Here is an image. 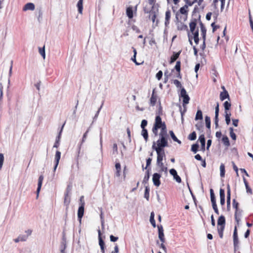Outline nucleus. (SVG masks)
<instances>
[{"mask_svg": "<svg viewBox=\"0 0 253 253\" xmlns=\"http://www.w3.org/2000/svg\"><path fill=\"white\" fill-rule=\"evenodd\" d=\"M232 164L234 170L236 171L237 175L238 176V169L237 167L236 166L234 162H232Z\"/></svg>", "mask_w": 253, "mask_h": 253, "instance_id": "59", "label": "nucleus"}, {"mask_svg": "<svg viewBox=\"0 0 253 253\" xmlns=\"http://www.w3.org/2000/svg\"><path fill=\"white\" fill-rule=\"evenodd\" d=\"M84 202L82 203L81 206H80L79 208L78 211V217L80 223H81L82 218L84 215Z\"/></svg>", "mask_w": 253, "mask_h": 253, "instance_id": "9", "label": "nucleus"}, {"mask_svg": "<svg viewBox=\"0 0 253 253\" xmlns=\"http://www.w3.org/2000/svg\"><path fill=\"white\" fill-rule=\"evenodd\" d=\"M210 196L211 204L216 203L215 197L213 192V190L212 189H210Z\"/></svg>", "mask_w": 253, "mask_h": 253, "instance_id": "28", "label": "nucleus"}, {"mask_svg": "<svg viewBox=\"0 0 253 253\" xmlns=\"http://www.w3.org/2000/svg\"><path fill=\"white\" fill-rule=\"evenodd\" d=\"M157 152V163L162 162L163 158L165 157V153L164 150H155Z\"/></svg>", "mask_w": 253, "mask_h": 253, "instance_id": "12", "label": "nucleus"}, {"mask_svg": "<svg viewBox=\"0 0 253 253\" xmlns=\"http://www.w3.org/2000/svg\"><path fill=\"white\" fill-rule=\"evenodd\" d=\"M238 119H232L233 125L236 127L238 126Z\"/></svg>", "mask_w": 253, "mask_h": 253, "instance_id": "63", "label": "nucleus"}, {"mask_svg": "<svg viewBox=\"0 0 253 253\" xmlns=\"http://www.w3.org/2000/svg\"><path fill=\"white\" fill-rule=\"evenodd\" d=\"M222 141L225 146H229L230 145L229 139L227 136H224L222 137Z\"/></svg>", "mask_w": 253, "mask_h": 253, "instance_id": "39", "label": "nucleus"}, {"mask_svg": "<svg viewBox=\"0 0 253 253\" xmlns=\"http://www.w3.org/2000/svg\"><path fill=\"white\" fill-rule=\"evenodd\" d=\"M238 206H239V203L236 201L235 199H234L233 200V207L234 209H235V210H236L235 212H236V213H237V212L238 211Z\"/></svg>", "mask_w": 253, "mask_h": 253, "instance_id": "41", "label": "nucleus"}, {"mask_svg": "<svg viewBox=\"0 0 253 253\" xmlns=\"http://www.w3.org/2000/svg\"><path fill=\"white\" fill-rule=\"evenodd\" d=\"M224 229V228H223V227H217V230H218V234H219V236L220 238H222V237H223V232Z\"/></svg>", "mask_w": 253, "mask_h": 253, "instance_id": "47", "label": "nucleus"}, {"mask_svg": "<svg viewBox=\"0 0 253 253\" xmlns=\"http://www.w3.org/2000/svg\"><path fill=\"white\" fill-rule=\"evenodd\" d=\"M205 123L207 128H211V119L210 117L207 116L205 117Z\"/></svg>", "mask_w": 253, "mask_h": 253, "instance_id": "38", "label": "nucleus"}, {"mask_svg": "<svg viewBox=\"0 0 253 253\" xmlns=\"http://www.w3.org/2000/svg\"><path fill=\"white\" fill-rule=\"evenodd\" d=\"M98 235H99V245L100 247L101 252L102 253H104L105 252V244L103 240L101 237V233L100 231L98 230Z\"/></svg>", "mask_w": 253, "mask_h": 253, "instance_id": "17", "label": "nucleus"}, {"mask_svg": "<svg viewBox=\"0 0 253 253\" xmlns=\"http://www.w3.org/2000/svg\"><path fill=\"white\" fill-rule=\"evenodd\" d=\"M158 12V8H155L154 9H150L149 18L151 20L153 23L155 22L156 17L157 16V14Z\"/></svg>", "mask_w": 253, "mask_h": 253, "instance_id": "5", "label": "nucleus"}, {"mask_svg": "<svg viewBox=\"0 0 253 253\" xmlns=\"http://www.w3.org/2000/svg\"><path fill=\"white\" fill-rule=\"evenodd\" d=\"M200 28L203 41H206L207 30L201 21L200 22Z\"/></svg>", "mask_w": 253, "mask_h": 253, "instance_id": "22", "label": "nucleus"}, {"mask_svg": "<svg viewBox=\"0 0 253 253\" xmlns=\"http://www.w3.org/2000/svg\"><path fill=\"white\" fill-rule=\"evenodd\" d=\"M230 135L231 138L233 140H236V135L235 133L233 132V129L232 127H230Z\"/></svg>", "mask_w": 253, "mask_h": 253, "instance_id": "42", "label": "nucleus"}, {"mask_svg": "<svg viewBox=\"0 0 253 253\" xmlns=\"http://www.w3.org/2000/svg\"><path fill=\"white\" fill-rule=\"evenodd\" d=\"M118 147L116 143H114L113 146V154L115 155L118 154Z\"/></svg>", "mask_w": 253, "mask_h": 253, "instance_id": "50", "label": "nucleus"}, {"mask_svg": "<svg viewBox=\"0 0 253 253\" xmlns=\"http://www.w3.org/2000/svg\"><path fill=\"white\" fill-rule=\"evenodd\" d=\"M161 175L158 173H155L153 175L152 180L154 184L156 186H159L161 183L160 181V178L161 177Z\"/></svg>", "mask_w": 253, "mask_h": 253, "instance_id": "11", "label": "nucleus"}, {"mask_svg": "<svg viewBox=\"0 0 253 253\" xmlns=\"http://www.w3.org/2000/svg\"><path fill=\"white\" fill-rule=\"evenodd\" d=\"M220 175L221 177L225 176V167L223 164H221L220 166Z\"/></svg>", "mask_w": 253, "mask_h": 253, "instance_id": "36", "label": "nucleus"}, {"mask_svg": "<svg viewBox=\"0 0 253 253\" xmlns=\"http://www.w3.org/2000/svg\"><path fill=\"white\" fill-rule=\"evenodd\" d=\"M198 148L199 145L198 144H193L191 147V151L194 153H196L198 151Z\"/></svg>", "mask_w": 253, "mask_h": 253, "instance_id": "43", "label": "nucleus"}, {"mask_svg": "<svg viewBox=\"0 0 253 253\" xmlns=\"http://www.w3.org/2000/svg\"><path fill=\"white\" fill-rule=\"evenodd\" d=\"M220 195V203L221 206H223L225 204V192L223 189H220L219 190Z\"/></svg>", "mask_w": 253, "mask_h": 253, "instance_id": "21", "label": "nucleus"}, {"mask_svg": "<svg viewBox=\"0 0 253 253\" xmlns=\"http://www.w3.org/2000/svg\"><path fill=\"white\" fill-rule=\"evenodd\" d=\"M126 13L129 19H131L133 17V11L132 7H129L127 8Z\"/></svg>", "mask_w": 253, "mask_h": 253, "instance_id": "30", "label": "nucleus"}, {"mask_svg": "<svg viewBox=\"0 0 253 253\" xmlns=\"http://www.w3.org/2000/svg\"><path fill=\"white\" fill-rule=\"evenodd\" d=\"M119 252V248L117 245H116L114 248V251L112 252V253H118Z\"/></svg>", "mask_w": 253, "mask_h": 253, "instance_id": "64", "label": "nucleus"}, {"mask_svg": "<svg viewBox=\"0 0 253 253\" xmlns=\"http://www.w3.org/2000/svg\"><path fill=\"white\" fill-rule=\"evenodd\" d=\"M203 119V114L201 110H198L196 115L195 120H202Z\"/></svg>", "mask_w": 253, "mask_h": 253, "instance_id": "37", "label": "nucleus"}, {"mask_svg": "<svg viewBox=\"0 0 253 253\" xmlns=\"http://www.w3.org/2000/svg\"><path fill=\"white\" fill-rule=\"evenodd\" d=\"M170 16H171V12L169 10H168L166 12L165 22V25L166 27H169Z\"/></svg>", "mask_w": 253, "mask_h": 253, "instance_id": "20", "label": "nucleus"}, {"mask_svg": "<svg viewBox=\"0 0 253 253\" xmlns=\"http://www.w3.org/2000/svg\"><path fill=\"white\" fill-rule=\"evenodd\" d=\"M88 132H89V128L85 131V132L84 134V135L83 136L81 142L79 146V152H78L79 153H80V151L81 150L82 144L86 140V137H87V134H88Z\"/></svg>", "mask_w": 253, "mask_h": 253, "instance_id": "25", "label": "nucleus"}, {"mask_svg": "<svg viewBox=\"0 0 253 253\" xmlns=\"http://www.w3.org/2000/svg\"><path fill=\"white\" fill-rule=\"evenodd\" d=\"M180 97L183 98V105L187 104L189 103L190 97L187 94L186 90L183 87L181 89Z\"/></svg>", "mask_w": 253, "mask_h": 253, "instance_id": "4", "label": "nucleus"}, {"mask_svg": "<svg viewBox=\"0 0 253 253\" xmlns=\"http://www.w3.org/2000/svg\"><path fill=\"white\" fill-rule=\"evenodd\" d=\"M199 140L200 141V142L201 144L202 149H203L204 150L205 146V138L204 135H203V134L199 136Z\"/></svg>", "mask_w": 253, "mask_h": 253, "instance_id": "29", "label": "nucleus"}, {"mask_svg": "<svg viewBox=\"0 0 253 253\" xmlns=\"http://www.w3.org/2000/svg\"><path fill=\"white\" fill-rule=\"evenodd\" d=\"M21 241H26L28 239V236L26 235H20L19 236Z\"/></svg>", "mask_w": 253, "mask_h": 253, "instance_id": "52", "label": "nucleus"}, {"mask_svg": "<svg viewBox=\"0 0 253 253\" xmlns=\"http://www.w3.org/2000/svg\"><path fill=\"white\" fill-rule=\"evenodd\" d=\"M159 128L161 129L160 132H167L165 122L162 121V119L160 116H157L155 118V123L152 128V132L155 136L158 135V130Z\"/></svg>", "mask_w": 253, "mask_h": 253, "instance_id": "2", "label": "nucleus"}, {"mask_svg": "<svg viewBox=\"0 0 253 253\" xmlns=\"http://www.w3.org/2000/svg\"><path fill=\"white\" fill-rule=\"evenodd\" d=\"M173 83L176 85V86L177 87H181V84L179 81H178L177 80H174L173 81Z\"/></svg>", "mask_w": 253, "mask_h": 253, "instance_id": "56", "label": "nucleus"}, {"mask_svg": "<svg viewBox=\"0 0 253 253\" xmlns=\"http://www.w3.org/2000/svg\"><path fill=\"white\" fill-rule=\"evenodd\" d=\"M188 38H189V41L190 43V44H192V39H193L194 40V42L196 43V44H198L199 41V33L197 31L195 35H193V37L192 35H191L190 34H188Z\"/></svg>", "mask_w": 253, "mask_h": 253, "instance_id": "8", "label": "nucleus"}, {"mask_svg": "<svg viewBox=\"0 0 253 253\" xmlns=\"http://www.w3.org/2000/svg\"><path fill=\"white\" fill-rule=\"evenodd\" d=\"M103 103H102L101 106L99 108V109H98L97 111L96 112L94 118H93V120H95L97 118L98 116V115L99 114V112H100V110L101 109L102 106H103Z\"/></svg>", "mask_w": 253, "mask_h": 253, "instance_id": "53", "label": "nucleus"}, {"mask_svg": "<svg viewBox=\"0 0 253 253\" xmlns=\"http://www.w3.org/2000/svg\"><path fill=\"white\" fill-rule=\"evenodd\" d=\"M233 244H234V250L236 251V250L238 249L239 246V241H238V234H237V227H235L234 232H233Z\"/></svg>", "mask_w": 253, "mask_h": 253, "instance_id": "6", "label": "nucleus"}, {"mask_svg": "<svg viewBox=\"0 0 253 253\" xmlns=\"http://www.w3.org/2000/svg\"><path fill=\"white\" fill-rule=\"evenodd\" d=\"M149 188L148 186H145V192H144V198L147 200L149 199Z\"/></svg>", "mask_w": 253, "mask_h": 253, "instance_id": "35", "label": "nucleus"}, {"mask_svg": "<svg viewBox=\"0 0 253 253\" xmlns=\"http://www.w3.org/2000/svg\"><path fill=\"white\" fill-rule=\"evenodd\" d=\"M149 172H147V174L144 176V177L143 178L142 183L143 184H146L149 180Z\"/></svg>", "mask_w": 253, "mask_h": 253, "instance_id": "46", "label": "nucleus"}, {"mask_svg": "<svg viewBox=\"0 0 253 253\" xmlns=\"http://www.w3.org/2000/svg\"><path fill=\"white\" fill-rule=\"evenodd\" d=\"M159 135V139L156 142H153L152 148L154 150H164V148L168 146V133L160 132Z\"/></svg>", "mask_w": 253, "mask_h": 253, "instance_id": "1", "label": "nucleus"}, {"mask_svg": "<svg viewBox=\"0 0 253 253\" xmlns=\"http://www.w3.org/2000/svg\"><path fill=\"white\" fill-rule=\"evenodd\" d=\"M189 139L194 140L196 139V133L195 131L192 132L188 136Z\"/></svg>", "mask_w": 253, "mask_h": 253, "instance_id": "45", "label": "nucleus"}, {"mask_svg": "<svg viewBox=\"0 0 253 253\" xmlns=\"http://www.w3.org/2000/svg\"><path fill=\"white\" fill-rule=\"evenodd\" d=\"M35 8V6L34 4L31 2H29L24 5L23 10L25 11L27 10H34Z\"/></svg>", "mask_w": 253, "mask_h": 253, "instance_id": "19", "label": "nucleus"}, {"mask_svg": "<svg viewBox=\"0 0 253 253\" xmlns=\"http://www.w3.org/2000/svg\"><path fill=\"white\" fill-rule=\"evenodd\" d=\"M163 76V72L162 71H159L156 74V78L158 80H160Z\"/></svg>", "mask_w": 253, "mask_h": 253, "instance_id": "55", "label": "nucleus"}, {"mask_svg": "<svg viewBox=\"0 0 253 253\" xmlns=\"http://www.w3.org/2000/svg\"><path fill=\"white\" fill-rule=\"evenodd\" d=\"M224 90L223 92H221L220 94V99L221 101L225 100L226 98H228L229 100V95L228 94V92L225 89L224 86L222 87Z\"/></svg>", "mask_w": 253, "mask_h": 253, "instance_id": "18", "label": "nucleus"}, {"mask_svg": "<svg viewBox=\"0 0 253 253\" xmlns=\"http://www.w3.org/2000/svg\"><path fill=\"white\" fill-rule=\"evenodd\" d=\"M186 2V4L189 6H192L195 2L197 1V0H184Z\"/></svg>", "mask_w": 253, "mask_h": 253, "instance_id": "49", "label": "nucleus"}, {"mask_svg": "<svg viewBox=\"0 0 253 253\" xmlns=\"http://www.w3.org/2000/svg\"><path fill=\"white\" fill-rule=\"evenodd\" d=\"M169 134H170V135L171 137L172 138V139H173V140L174 141L175 140H177V138L176 137V136L175 135L174 133H173V132L172 130H170L169 131Z\"/></svg>", "mask_w": 253, "mask_h": 253, "instance_id": "57", "label": "nucleus"}, {"mask_svg": "<svg viewBox=\"0 0 253 253\" xmlns=\"http://www.w3.org/2000/svg\"><path fill=\"white\" fill-rule=\"evenodd\" d=\"M174 68L177 72H180V62L179 61L176 62Z\"/></svg>", "mask_w": 253, "mask_h": 253, "instance_id": "48", "label": "nucleus"}, {"mask_svg": "<svg viewBox=\"0 0 253 253\" xmlns=\"http://www.w3.org/2000/svg\"><path fill=\"white\" fill-rule=\"evenodd\" d=\"M43 179V175H40V177H39L38 188L37 189V198L39 197V194L40 191L41 190V187L42 186Z\"/></svg>", "mask_w": 253, "mask_h": 253, "instance_id": "16", "label": "nucleus"}, {"mask_svg": "<svg viewBox=\"0 0 253 253\" xmlns=\"http://www.w3.org/2000/svg\"><path fill=\"white\" fill-rule=\"evenodd\" d=\"M61 157V152L59 151H57L55 155V164L53 169V171H55L57 169V167L59 164V160Z\"/></svg>", "mask_w": 253, "mask_h": 253, "instance_id": "14", "label": "nucleus"}, {"mask_svg": "<svg viewBox=\"0 0 253 253\" xmlns=\"http://www.w3.org/2000/svg\"><path fill=\"white\" fill-rule=\"evenodd\" d=\"M70 203V198L68 195V192L67 191L66 193L65 194V198H64V204L66 207H68Z\"/></svg>", "mask_w": 253, "mask_h": 253, "instance_id": "32", "label": "nucleus"}, {"mask_svg": "<svg viewBox=\"0 0 253 253\" xmlns=\"http://www.w3.org/2000/svg\"><path fill=\"white\" fill-rule=\"evenodd\" d=\"M157 227L158 229L159 238L162 242L165 243V239L164 237V230H163V226L161 225H158L157 226Z\"/></svg>", "mask_w": 253, "mask_h": 253, "instance_id": "7", "label": "nucleus"}, {"mask_svg": "<svg viewBox=\"0 0 253 253\" xmlns=\"http://www.w3.org/2000/svg\"><path fill=\"white\" fill-rule=\"evenodd\" d=\"M77 7L79 13L82 14L83 10V0H79L78 1L77 3Z\"/></svg>", "mask_w": 253, "mask_h": 253, "instance_id": "27", "label": "nucleus"}, {"mask_svg": "<svg viewBox=\"0 0 253 253\" xmlns=\"http://www.w3.org/2000/svg\"><path fill=\"white\" fill-rule=\"evenodd\" d=\"M115 167L116 169V172L115 175L117 177H119L120 176V171H121V165L120 163H116L115 165Z\"/></svg>", "mask_w": 253, "mask_h": 253, "instance_id": "33", "label": "nucleus"}, {"mask_svg": "<svg viewBox=\"0 0 253 253\" xmlns=\"http://www.w3.org/2000/svg\"><path fill=\"white\" fill-rule=\"evenodd\" d=\"M64 124L62 126L61 128V130L59 133V134L58 135V136L56 137V141H55V142L53 145V148H58V146H59V141H60V137H61V133H62V130H63V127H64Z\"/></svg>", "mask_w": 253, "mask_h": 253, "instance_id": "23", "label": "nucleus"}, {"mask_svg": "<svg viewBox=\"0 0 253 253\" xmlns=\"http://www.w3.org/2000/svg\"><path fill=\"white\" fill-rule=\"evenodd\" d=\"M110 241L111 242H115L117 241L118 240V237H115L113 235H110Z\"/></svg>", "mask_w": 253, "mask_h": 253, "instance_id": "61", "label": "nucleus"}, {"mask_svg": "<svg viewBox=\"0 0 253 253\" xmlns=\"http://www.w3.org/2000/svg\"><path fill=\"white\" fill-rule=\"evenodd\" d=\"M180 54V52L174 53L170 58V63L171 64L174 62L178 58Z\"/></svg>", "mask_w": 253, "mask_h": 253, "instance_id": "31", "label": "nucleus"}, {"mask_svg": "<svg viewBox=\"0 0 253 253\" xmlns=\"http://www.w3.org/2000/svg\"><path fill=\"white\" fill-rule=\"evenodd\" d=\"M212 208L216 214L218 215L219 214V211L217 207L216 203L212 205Z\"/></svg>", "mask_w": 253, "mask_h": 253, "instance_id": "51", "label": "nucleus"}, {"mask_svg": "<svg viewBox=\"0 0 253 253\" xmlns=\"http://www.w3.org/2000/svg\"><path fill=\"white\" fill-rule=\"evenodd\" d=\"M154 92L155 89H153L152 96L150 99V105L152 106H155L157 101V95H155Z\"/></svg>", "mask_w": 253, "mask_h": 253, "instance_id": "24", "label": "nucleus"}, {"mask_svg": "<svg viewBox=\"0 0 253 253\" xmlns=\"http://www.w3.org/2000/svg\"><path fill=\"white\" fill-rule=\"evenodd\" d=\"M190 31L192 35H195V33L197 31L199 33V29L197 28V19H193L189 23Z\"/></svg>", "mask_w": 253, "mask_h": 253, "instance_id": "3", "label": "nucleus"}, {"mask_svg": "<svg viewBox=\"0 0 253 253\" xmlns=\"http://www.w3.org/2000/svg\"><path fill=\"white\" fill-rule=\"evenodd\" d=\"M39 53L42 56L43 59L45 58V49L44 46L43 48H39Z\"/></svg>", "mask_w": 253, "mask_h": 253, "instance_id": "44", "label": "nucleus"}, {"mask_svg": "<svg viewBox=\"0 0 253 253\" xmlns=\"http://www.w3.org/2000/svg\"><path fill=\"white\" fill-rule=\"evenodd\" d=\"M141 135L144 137L145 141L147 142L148 140V134L146 129H142L141 131Z\"/></svg>", "mask_w": 253, "mask_h": 253, "instance_id": "34", "label": "nucleus"}, {"mask_svg": "<svg viewBox=\"0 0 253 253\" xmlns=\"http://www.w3.org/2000/svg\"><path fill=\"white\" fill-rule=\"evenodd\" d=\"M152 161V159L150 158H148L146 160V167L145 168V169L147 168V167H148L149 165H150Z\"/></svg>", "mask_w": 253, "mask_h": 253, "instance_id": "62", "label": "nucleus"}, {"mask_svg": "<svg viewBox=\"0 0 253 253\" xmlns=\"http://www.w3.org/2000/svg\"><path fill=\"white\" fill-rule=\"evenodd\" d=\"M147 125V121L145 120H143L141 122V127L142 129H145V127Z\"/></svg>", "mask_w": 253, "mask_h": 253, "instance_id": "54", "label": "nucleus"}, {"mask_svg": "<svg viewBox=\"0 0 253 253\" xmlns=\"http://www.w3.org/2000/svg\"><path fill=\"white\" fill-rule=\"evenodd\" d=\"M188 5L186 4L184 6L181 7L179 9V12L181 14L185 15L186 16L188 15Z\"/></svg>", "mask_w": 253, "mask_h": 253, "instance_id": "26", "label": "nucleus"}, {"mask_svg": "<svg viewBox=\"0 0 253 253\" xmlns=\"http://www.w3.org/2000/svg\"><path fill=\"white\" fill-rule=\"evenodd\" d=\"M230 199L231 196H227V206L228 210L230 207Z\"/></svg>", "mask_w": 253, "mask_h": 253, "instance_id": "60", "label": "nucleus"}, {"mask_svg": "<svg viewBox=\"0 0 253 253\" xmlns=\"http://www.w3.org/2000/svg\"><path fill=\"white\" fill-rule=\"evenodd\" d=\"M149 8H147V5H145L144 7V11L145 13H148L150 11V9H154L156 7V5L155 4V0H148Z\"/></svg>", "mask_w": 253, "mask_h": 253, "instance_id": "10", "label": "nucleus"}, {"mask_svg": "<svg viewBox=\"0 0 253 253\" xmlns=\"http://www.w3.org/2000/svg\"><path fill=\"white\" fill-rule=\"evenodd\" d=\"M225 224V219L223 215L219 217L217 220V227H222L224 228Z\"/></svg>", "mask_w": 253, "mask_h": 253, "instance_id": "15", "label": "nucleus"}, {"mask_svg": "<svg viewBox=\"0 0 253 253\" xmlns=\"http://www.w3.org/2000/svg\"><path fill=\"white\" fill-rule=\"evenodd\" d=\"M223 106H224L225 110H229L231 107V104L228 101H226L224 103Z\"/></svg>", "mask_w": 253, "mask_h": 253, "instance_id": "40", "label": "nucleus"}, {"mask_svg": "<svg viewBox=\"0 0 253 253\" xmlns=\"http://www.w3.org/2000/svg\"><path fill=\"white\" fill-rule=\"evenodd\" d=\"M4 161V156L2 153H0V166H2Z\"/></svg>", "mask_w": 253, "mask_h": 253, "instance_id": "58", "label": "nucleus"}, {"mask_svg": "<svg viewBox=\"0 0 253 253\" xmlns=\"http://www.w3.org/2000/svg\"><path fill=\"white\" fill-rule=\"evenodd\" d=\"M169 173L173 176V178L176 180L177 182L180 183L181 182V178L177 175L175 169H170L169 170Z\"/></svg>", "mask_w": 253, "mask_h": 253, "instance_id": "13", "label": "nucleus"}]
</instances>
